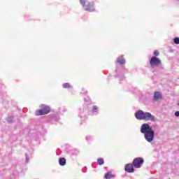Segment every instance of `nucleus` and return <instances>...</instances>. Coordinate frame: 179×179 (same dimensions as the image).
Returning a JSON list of instances; mask_svg holds the SVG:
<instances>
[{"label": "nucleus", "mask_w": 179, "mask_h": 179, "mask_svg": "<svg viewBox=\"0 0 179 179\" xmlns=\"http://www.w3.org/2000/svg\"><path fill=\"white\" fill-rule=\"evenodd\" d=\"M141 133L144 134L147 142H152L155 139V131L148 124H143L141 127Z\"/></svg>", "instance_id": "nucleus-1"}, {"label": "nucleus", "mask_w": 179, "mask_h": 179, "mask_svg": "<svg viewBox=\"0 0 179 179\" xmlns=\"http://www.w3.org/2000/svg\"><path fill=\"white\" fill-rule=\"evenodd\" d=\"M135 117L137 120H143L144 121H155V116L148 112L138 110L135 113Z\"/></svg>", "instance_id": "nucleus-2"}, {"label": "nucleus", "mask_w": 179, "mask_h": 179, "mask_svg": "<svg viewBox=\"0 0 179 179\" xmlns=\"http://www.w3.org/2000/svg\"><path fill=\"white\" fill-rule=\"evenodd\" d=\"M41 108L42 110L36 111V115H45V114H48V113H50V107L45 105H41Z\"/></svg>", "instance_id": "nucleus-3"}, {"label": "nucleus", "mask_w": 179, "mask_h": 179, "mask_svg": "<svg viewBox=\"0 0 179 179\" xmlns=\"http://www.w3.org/2000/svg\"><path fill=\"white\" fill-rule=\"evenodd\" d=\"M80 2L85 10H87L88 12H93L94 10V6H93V3H88L87 5H85L86 0H80Z\"/></svg>", "instance_id": "nucleus-4"}, {"label": "nucleus", "mask_w": 179, "mask_h": 179, "mask_svg": "<svg viewBox=\"0 0 179 179\" xmlns=\"http://www.w3.org/2000/svg\"><path fill=\"white\" fill-rule=\"evenodd\" d=\"M142 164H143V158L138 157L133 161V166L136 167V169H140V167H142Z\"/></svg>", "instance_id": "nucleus-5"}, {"label": "nucleus", "mask_w": 179, "mask_h": 179, "mask_svg": "<svg viewBox=\"0 0 179 179\" xmlns=\"http://www.w3.org/2000/svg\"><path fill=\"white\" fill-rule=\"evenodd\" d=\"M150 64L151 66H157L162 64V61H160L159 59L156 57H152L150 61Z\"/></svg>", "instance_id": "nucleus-6"}, {"label": "nucleus", "mask_w": 179, "mask_h": 179, "mask_svg": "<svg viewBox=\"0 0 179 179\" xmlns=\"http://www.w3.org/2000/svg\"><path fill=\"white\" fill-rule=\"evenodd\" d=\"M125 171L127 173H134V165L131 164H128L124 167Z\"/></svg>", "instance_id": "nucleus-7"}, {"label": "nucleus", "mask_w": 179, "mask_h": 179, "mask_svg": "<svg viewBox=\"0 0 179 179\" xmlns=\"http://www.w3.org/2000/svg\"><path fill=\"white\" fill-rule=\"evenodd\" d=\"M162 99V94L159 92L154 93V100H160Z\"/></svg>", "instance_id": "nucleus-8"}, {"label": "nucleus", "mask_w": 179, "mask_h": 179, "mask_svg": "<svg viewBox=\"0 0 179 179\" xmlns=\"http://www.w3.org/2000/svg\"><path fill=\"white\" fill-rule=\"evenodd\" d=\"M115 177V175L112 174L111 172H108L105 175L106 179H111V178H114Z\"/></svg>", "instance_id": "nucleus-9"}, {"label": "nucleus", "mask_w": 179, "mask_h": 179, "mask_svg": "<svg viewBox=\"0 0 179 179\" xmlns=\"http://www.w3.org/2000/svg\"><path fill=\"white\" fill-rule=\"evenodd\" d=\"M59 163L60 166H65V164H66V159H65V158H60L59 159Z\"/></svg>", "instance_id": "nucleus-10"}, {"label": "nucleus", "mask_w": 179, "mask_h": 179, "mask_svg": "<svg viewBox=\"0 0 179 179\" xmlns=\"http://www.w3.org/2000/svg\"><path fill=\"white\" fill-rule=\"evenodd\" d=\"M117 62L119 64H125V59L122 57H118L117 58Z\"/></svg>", "instance_id": "nucleus-11"}, {"label": "nucleus", "mask_w": 179, "mask_h": 179, "mask_svg": "<svg viewBox=\"0 0 179 179\" xmlns=\"http://www.w3.org/2000/svg\"><path fill=\"white\" fill-rule=\"evenodd\" d=\"M97 163L99 164V166H101V164H104V159L99 158L97 160Z\"/></svg>", "instance_id": "nucleus-12"}, {"label": "nucleus", "mask_w": 179, "mask_h": 179, "mask_svg": "<svg viewBox=\"0 0 179 179\" xmlns=\"http://www.w3.org/2000/svg\"><path fill=\"white\" fill-rule=\"evenodd\" d=\"M63 87L64 89H66L68 87H71V85H69V83H65V84L63 85Z\"/></svg>", "instance_id": "nucleus-13"}, {"label": "nucleus", "mask_w": 179, "mask_h": 179, "mask_svg": "<svg viewBox=\"0 0 179 179\" xmlns=\"http://www.w3.org/2000/svg\"><path fill=\"white\" fill-rule=\"evenodd\" d=\"M174 43L175 44H179V38H175Z\"/></svg>", "instance_id": "nucleus-14"}, {"label": "nucleus", "mask_w": 179, "mask_h": 179, "mask_svg": "<svg viewBox=\"0 0 179 179\" xmlns=\"http://www.w3.org/2000/svg\"><path fill=\"white\" fill-rule=\"evenodd\" d=\"M159 51H157V50H155L154 51V55H155V57H157V55H159Z\"/></svg>", "instance_id": "nucleus-15"}, {"label": "nucleus", "mask_w": 179, "mask_h": 179, "mask_svg": "<svg viewBox=\"0 0 179 179\" xmlns=\"http://www.w3.org/2000/svg\"><path fill=\"white\" fill-rule=\"evenodd\" d=\"M175 115H176V117H179V111H176L175 113Z\"/></svg>", "instance_id": "nucleus-16"}, {"label": "nucleus", "mask_w": 179, "mask_h": 179, "mask_svg": "<svg viewBox=\"0 0 179 179\" xmlns=\"http://www.w3.org/2000/svg\"><path fill=\"white\" fill-rule=\"evenodd\" d=\"M94 110H97V106H94Z\"/></svg>", "instance_id": "nucleus-17"}, {"label": "nucleus", "mask_w": 179, "mask_h": 179, "mask_svg": "<svg viewBox=\"0 0 179 179\" xmlns=\"http://www.w3.org/2000/svg\"><path fill=\"white\" fill-rule=\"evenodd\" d=\"M7 121H10L9 119H8Z\"/></svg>", "instance_id": "nucleus-18"}]
</instances>
